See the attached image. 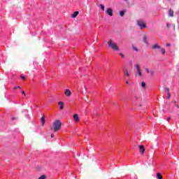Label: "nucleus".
I'll return each mask as SVG.
<instances>
[{"label":"nucleus","mask_w":179,"mask_h":179,"mask_svg":"<svg viewBox=\"0 0 179 179\" xmlns=\"http://www.w3.org/2000/svg\"><path fill=\"white\" fill-rule=\"evenodd\" d=\"M62 127V123L61 122V120H56L52 123V127H51V131H53L54 132H58L61 129V127Z\"/></svg>","instance_id":"nucleus-1"},{"label":"nucleus","mask_w":179,"mask_h":179,"mask_svg":"<svg viewBox=\"0 0 179 179\" xmlns=\"http://www.w3.org/2000/svg\"><path fill=\"white\" fill-rule=\"evenodd\" d=\"M108 45L110 48H111V50H113V51H120L118 45L113 40H109L108 41Z\"/></svg>","instance_id":"nucleus-2"},{"label":"nucleus","mask_w":179,"mask_h":179,"mask_svg":"<svg viewBox=\"0 0 179 179\" xmlns=\"http://www.w3.org/2000/svg\"><path fill=\"white\" fill-rule=\"evenodd\" d=\"M137 26L140 27V29H146V24L142 20H138L136 21Z\"/></svg>","instance_id":"nucleus-3"},{"label":"nucleus","mask_w":179,"mask_h":179,"mask_svg":"<svg viewBox=\"0 0 179 179\" xmlns=\"http://www.w3.org/2000/svg\"><path fill=\"white\" fill-rule=\"evenodd\" d=\"M135 68L136 69L137 75L142 78V70L141 69V66L137 64L135 65Z\"/></svg>","instance_id":"nucleus-4"},{"label":"nucleus","mask_w":179,"mask_h":179,"mask_svg":"<svg viewBox=\"0 0 179 179\" xmlns=\"http://www.w3.org/2000/svg\"><path fill=\"white\" fill-rule=\"evenodd\" d=\"M64 94H65V96H67V97H71L72 92H71V90L69 89H66L64 91Z\"/></svg>","instance_id":"nucleus-5"},{"label":"nucleus","mask_w":179,"mask_h":179,"mask_svg":"<svg viewBox=\"0 0 179 179\" xmlns=\"http://www.w3.org/2000/svg\"><path fill=\"white\" fill-rule=\"evenodd\" d=\"M73 118H74V121L76 122H79V121H80V119L79 118V115L78 114H74L73 115Z\"/></svg>","instance_id":"nucleus-6"},{"label":"nucleus","mask_w":179,"mask_h":179,"mask_svg":"<svg viewBox=\"0 0 179 179\" xmlns=\"http://www.w3.org/2000/svg\"><path fill=\"white\" fill-rule=\"evenodd\" d=\"M139 150H140V152L141 153H142V155H143V153H145V146L144 145H139Z\"/></svg>","instance_id":"nucleus-7"},{"label":"nucleus","mask_w":179,"mask_h":179,"mask_svg":"<svg viewBox=\"0 0 179 179\" xmlns=\"http://www.w3.org/2000/svg\"><path fill=\"white\" fill-rule=\"evenodd\" d=\"M106 13L109 15V16H113V8H108L106 10Z\"/></svg>","instance_id":"nucleus-8"},{"label":"nucleus","mask_w":179,"mask_h":179,"mask_svg":"<svg viewBox=\"0 0 179 179\" xmlns=\"http://www.w3.org/2000/svg\"><path fill=\"white\" fill-rule=\"evenodd\" d=\"M123 73L124 78H129V72L128 71V70L123 69Z\"/></svg>","instance_id":"nucleus-9"},{"label":"nucleus","mask_w":179,"mask_h":179,"mask_svg":"<svg viewBox=\"0 0 179 179\" xmlns=\"http://www.w3.org/2000/svg\"><path fill=\"white\" fill-rule=\"evenodd\" d=\"M160 48H162V47L160 45H159V44L155 43L152 45V49L153 50H160Z\"/></svg>","instance_id":"nucleus-10"},{"label":"nucleus","mask_w":179,"mask_h":179,"mask_svg":"<svg viewBox=\"0 0 179 179\" xmlns=\"http://www.w3.org/2000/svg\"><path fill=\"white\" fill-rule=\"evenodd\" d=\"M150 78H153V76H155V75H156V71L153 69H151V71H150L149 73Z\"/></svg>","instance_id":"nucleus-11"},{"label":"nucleus","mask_w":179,"mask_h":179,"mask_svg":"<svg viewBox=\"0 0 179 179\" xmlns=\"http://www.w3.org/2000/svg\"><path fill=\"white\" fill-rule=\"evenodd\" d=\"M169 15L171 17H173V16H174V11L173 10H171V8H170L169 10Z\"/></svg>","instance_id":"nucleus-12"},{"label":"nucleus","mask_w":179,"mask_h":179,"mask_svg":"<svg viewBox=\"0 0 179 179\" xmlns=\"http://www.w3.org/2000/svg\"><path fill=\"white\" fill-rule=\"evenodd\" d=\"M41 122L42 124V127H44V124H45V117H44V116L41 117Z\"/></svg>","instance_id":"nucleus-13"},{"label":"nucleus","mask_w":179,"mask_h":179,"mask_svg":"<svg viewBox=\"0 0 179 179\" xmlns=\"http://www.w3.org/2000/svg\"><path fill=\"white\" fill-rule=\"evenodd\" d=\"M143 42L145 44H148V36H146V35H144V36H143Z\"/></svg>","instance_id":"nucleus-14"},{"label":"nucleus","mask_w":179,"mask_h":179,"mask_svg":"<svg viewBox=\"0 0 179 179\" xmlns=\"http://www.w3.org/2000/svg\"><path fill=\"white\" fill-rule=\"evenodd\" d=\"M78 15H79V11H76L74 12L72 15L71 17H73V19H75V17H76L78 16Z\"/></svg>","instance_id":"nucleus-15"},{"label":"nucleus","mask_w":179,"mask_h":179,"mask_svg":"<svg viewBox=\"0 0 179 179\" xmlns=\"http://www.w3.org/2000/svg\"><path fill=\"white\" fill-rule=\"evenodd\" d=\"M58 104L60 106V110H64V102L59 101Z\"/></svg>","instance_id":"nucleus-16"},{"label":"nucleus","mask_w":179,"mask_h":179,"mask_svg":"<svg viewBox=\"0 0 179 179\" xmlns=\"http://www.w3.org/2000/svg\"><path fill=\"white\" fill-rule=\"evenodd\" d=\"M160 52L164 55V54H166V50L164 48H161L160 49Z\"/></svg>","instance_id":"nucleus-17"},{"label":"nucleus","mask_w":179,"mask_h":179,"mask_svg":"<svg viewBox=\"0 0 179 179\" xmlns=\"http://www.w3.org/2000/svg\"><path fill=\"white\" fill-rule=\"evenodd\" d=\"M157 178L158 179H163V176H162V173H157Z\"/></svg>","instance_id":"nucleus-18"},{"label":"nucleus","mask_w":179,"mask_h":179,"mask_svg":"<svg viewBox=\"0 0 179 179\" xmlns=\"http://www.w3.org/2000/svg\"><path fill=\"white\" fill-rule=\"evenodd\" d=\"M47 176L45 175H42L38 179H46Z\"/></svg>","instance_id":"nucleus-19"},{"label":"nucleus","mask_w":179,"mask_h":179,"mask_svg":"<svg viewBox=\"0 0 179 179\" xmlns=\"http://www.w3.org/2000/svg\"><path fill=\"white\" fill-rule=\"evenodd\" d=\"M120 16H124V15H125V11H124V10H122V11H120Z\"/></svg>","instance_id":"nucleus-20"},{"label":"nucleus","mask_w":179,"mask_h":179,"mask_svg":"<svg viewBox=\"0 0 179 179\" xmlns=\"http://www.w3.org/2000/svg\"><path fill=\"white\" fill-rule=\"evenodd\" d=\"M150 71H151V69H148V68L145 69V72H146L147 73H150Z\"/></svg>","instance_id":"nucleus-21"},{"label":"nucleus","mask_w":179,"mask_h":179,"mask_svg":"<svg viewBox=\"0 0 179 179\" xmlns=\"http://www.w3.org/2000/svg\"><path fill=\"white\" fill-rule=\"evenodd\" d=\"M165 92H167V94H169V93H170V89H169L168 87L165 88Z\"/></svg>","instance_id":"nucleus-22"},{"label":"nucleus","mask_w":179,"mask_h":179,"mask_svg":"<svg viewBox=\"0 0 179 179\" xmlns=\"http://www.w3.org/2000/svg\"><path fill=\"white\" fill-rule=\"evenodd\" d=\"M142 87H146V83L145 82L141 83Z\"/></svg>","instance_id":"nucleus-23"},{"label":"nucleus","mask_w":179,"mask_h":179,"mask_svg":"<svg viewBox=\"0 0 179 179\" xmlns=\"http://www.w3.org/2000/svg\"><path fill=\"white\" fill-rule=\"evenodd\" d=\"M17 89H19L20 90L22 87L20 86H18V87H14L13 88L14 90H16Z\"/></svg>","instance_id":"nucleus-24"},{"label":"nucleus","mask_w":179,"mask_h":179,"mask_svg":"<svg viewBox=\"0 0 179 179\" xmlns=\"http://www.w3.org/2000/svg\"><path fill=\"white\" fill-rule=\"evenodd\" d=\"M132 48H133L134 51L138 52V48H136V46H132Z\"/></svg>","instance_id":"nucleus-25"},{"label":"nucleus","mask_w":179,"mask_h":179,"mask_svg":"<svg viewBox=\"0 0 179 179\" xmlns=\"http://www.w3.org/2000/svg\"><path fill=\"white\" fill-rule=\"evenodd\" d=\"M134 97L136 100H138V99H139V96L136 95V94H134Z\"/></svg>","instance_id":"nucleus-26"},{"label":"nucleus","mask_w":179,"mask_h":179,"mask_svg":"<svg viewBox=\"0 0 179 179\" xmlns=\"http://www.w3.org/2000/svg\"><path fill=\"white\" fill-rule=\"evenodd\" d=\"M166 27L168 29H170V27H171V24H170L169 23H166Z\"/></svg>","instance_id":"nucleus-27"},{"label":"nucleus","mask_w":179,"mask_h":179,"mask_svg":"<svg viewBox=\"0 0 179 179\" xmlns=\"http://www.w3.org/2000/svg\"><path fill=\"white\" fill-rule=\"evenodd\" d=\"M20 78L23 80H26V77L24 76H20Z\"/></svg>","instance_id":"nucleus-28"},{"label":"nucleus","mask_w":179,"mask_h":179,"mask_svg":"<svg viewBox=\"0 0 179 179\" xmlns=\"http://www.w3.org/2000/svg\"><path fill=\"white\" fill-rule=\"evenodd\" d=\"M100 6H101V9L102 10H104V5L101 4Z\"/></svg>","instance_id":"nucleus-29"},{"label":"nucleus","mask_w":179,"mask_h":179,"mask_svg":"<svg viewBox=\"0 0 179 179\" xmlns=\"http://www.w3.org/2000/svg\"><path fill=\"white\" fill-rule=\"evenodd\" d=\"M167 94H168L167 99H170V98L171 97V94L170 93H168Z\"/></svg>","instance_id":"nucleus-30"},{"label":"nucleus","mask_w":179,"mask_h":179,"mask_svg":"<svg viewBox=\"0 0 179 179\" xmlns=\"http://www.w3.org/2000/svg\"><path fill=\"white\" fill-rule=\"evenodd\" d=\"M22 94H24V96H26V92L24 91H22Z\"/></svg>","instance_id":"nucleus-31"},{"label":"nucleus","mask_w":179,"mask_h":179,"mask_svg":"<svg viewBox=\"0 0 179 179\" xmlns=\"http://www.w3.org/2000/svg\"><path fill=\"white\" fill-rule=\"evenodd\" d=\"M120 55L122 57V58H124V54L120 53Z\"/></svg>","instance_id":"nucleus-32"},{"label":"nucleus","mask_w":179,"mask_h":179,"mask_svg":"<svg viewBox=\"0 0 179 179\" xmlns=\"http://www.w3.org/2000/svg\"><path fill=\"white\" fill-rule=\"evenodd\" d=\"M170 43H166V47H170Z\"/></svg>","instance_id":"nucleus-33"},{"label":"nucleus","mask_w":179,"mask_h":179,"mask_svg":"<svg viewBox=\"0 0 179 179\" xmlns=\"http://www.w3.org/2000/svg\"><path fill=\"white\" fill-rule=\"evenodd\" d=\"M170 120H171V117H168L167 118V121H170Z\"/></svg>","instance_id":"nucleus-34"},{"label":"nucleus","mask_w":179,"mask_h":179,"mask_svg":"<svg viewBox=\"0 0 179 179\" xmlns=\"http://www.w3.org/2000/svg\"><path fill=\"white\" fill-rule=\"evenodd\" d=\"M126 83H127V85H129V81L127 80V81H126Z\"/></svg>","instance_id":"nucleus-35"},{"label":"nucleus","mask_w":179,"mask_h":179,"mask_svg":"<svg viewBox=\"0 0 179 179\" xmlns=\"http://www.w3.org/2000/svg\"><path fill=\"white\" fill-rule=\"evenodd\" d=\"M173 29L176 30V24H173Z\"/></svg>","instance_id":"nucleus-36"},{"label":"nucleus","mask_w":179,"mask_h":179,"mask_svg":"<svg viewBox=\"0 0 179 179\" xmlns=\"http://www.w3.org/2000/svg\"><path fill=\"white\" fill-rule=\"evenodd\" d=\"M85 100H89V97L86 96Z\"/></svg>","instance_id":"nucleus-37"},{"label":"nucleus","mask_w":179,"mask_h":179,"mask_svg":"<svg viewBox=\"0 0 179 179\" xmlns=\"http://www.w3.org/2000/svg\"><path fill=\"white\" fill-rule=\"evenodd\" d=\"M51 138H54V134H51Z\"/></svg>","instance_id":"nucleus-38"},{"label":"nucleus","mask_w":179,"mask_h":179,"mask_svg":"<svg viewBox=\"0 0 179 179\" xmlns=\"http://www.w3.org/2000/svg\"><path fill=\"white\" fill-rule=\"evenodd\" d=\"M12 120H16V117H13Z\"/></svg>","instance_id":"nucleus-39"},{"label":"nucleus","mask_w":179,"mask_h":179,"mask_svg":"<svg viewBox=\"0 0 179 179\" xmlns=\"http://www.w3.org/2000/svg\"><path fill=\"white\" fill-rule=\"evenodd\" d=\"M177 107H178V108H179V106L178 105L177 106Z\"/></svg>","instance_id":"nucleus-40"},{"label":"nucleus","mask_w":179,"mask_h":179,"mask_svg":"<svg viewBox=\"0 0 179 179\" xmlns=\"http://www.w3.org/2000/svg\"><path fill=\"white\" fill-rule=\"evenodd\" d=\"M124 1H128V0H124Z\"/></svg>","instance_id":"nucleus-41"}]
</instances>
